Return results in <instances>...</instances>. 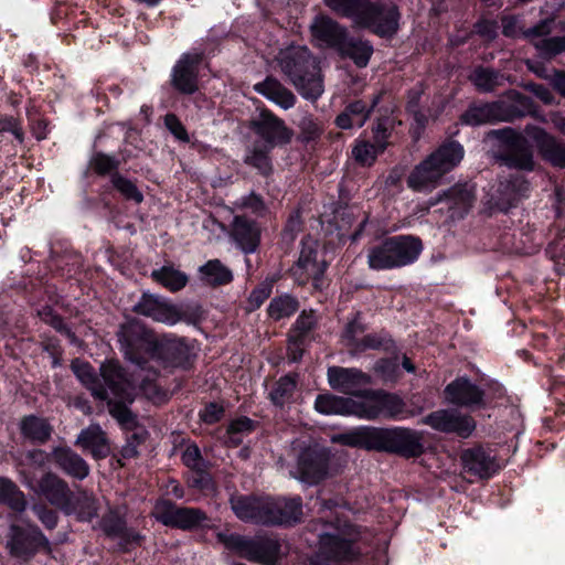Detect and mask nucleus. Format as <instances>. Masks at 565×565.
<instances>
[{
    "label": "nucleus",
    "instance_id": "f257e3e1",
    "mask_svg": "<svg viewBox=\"0 0 565 565\" xmlns=\"http://www.w3.org/2000/svg\"><path fill=\"white\" fill-rule=\"evenodd\" d=\"M280 71L307 99L316 100L323 93L320 67L306 46L291 45L277 56Z\"/></svg>",
    "mask_w": 565,
    "mask_h": 565
},
{
    "label": "nucleus",
    "instance_id": "f03ea898",
    "mask_svg": "<svg viewBox=\"0 0 565 565\" xmlns=\"http://www.w3.org/2000/svg\"><path fill=\"white\" fill-rule=\"evenodd\" d=\"M463 147L450 141L441 145L409 172L406 183L414 192H431L443 178L463 159Z\"/></svg>",
    "mask_w": 565,
    "mask_h": 565
},
{
    "label": "nucleus",
    "instance_id": "7ed1b4c3",
    "mask_svg": "<svg viewBox=\"0 0 565 565\" xmlns=\"http://www.w3.org/2000/svg\"><path fill=\"white\" fill-rule=\"evenodd\" d=\"M313 531L319 539L318 552L311 565H345L355 557L352 543L355 539L353 527L347 523L319 522Z\"/></svg>",
    "mask_w": 565,
    "mask_h": 565
},
{
    "label": "nucleus",
    "instance_id": "20e7f679",
    "mask_svg": "<svg viewBox=\"0 0 565 565\" xmlns=\"http://www.w3.org/2000/svg\"><path fill=\"white\" fill-rule=\"evenodd\" d=\"M423 245L412 235H397L373 244L366 253L367 266L373 270H390L413 264Z\"/></svg>",
    "mask_w": 565,
    "mask_h": 565
},
{
    "label": "nucleus",
    "instance_id": "39448f33",
    "mask_svg": "<svg viewBox=\"0 0 565 565\" xmlns=\"http://www.w3.org/2000/svg\"><path fill=\"white\" fill-rule=\"evenodd\" d=\"M532 110L529 97L511 93L507 99L494 103L470 106L462 115L461 121L470 126H479L498 121H512Z\"/></svg>",
    "mask_w": 565,
    "mask_h": 565
},
{
    "label": "nucleus",
    "instance_id": "423d86ee",
    "mask_svg": "<svg viewBox=\"0 0 565 565\" xmlns=\"http://www.w3.org/2000/svg\"><path fill=\"white\" fill-rule=\"evenodd\" d=\"M553 19L542 20L536 25L523 30L516 17L502 19V32L505 36H524L539 51L543 57H552L565 51V36L548 38L552 32ZM565 31V20L561 22Z\"/></svg>",
    "mask_w": 565,
    "mask_h": 565
},
{
    "label": "nucleus",
    "instance_id": "0eeeda50",
    "mask_svg": "<svg viewBox=\"0 0 565 565\" xmlns=\"http://www.w3.org/2000/svg\"><path fill=\"white\" fill-rule=\"evenodd\" d=\"M220 541L226 548L252 563L274 565L280 556L277 540L267 536L246 537L238 534H220Z\"/></svg>",
    "mask_w": 565,
    "mask_h": 565
},
{
    "label": "nucleus",
    "instance_id": "6e6552de",
    "mask_svg": "<svg viewBox=\"0 0 565 565\" xmlns=\"http://www.w3.org/2000/svg\"><path fill=\"white\" fill-rule=\"evenodd\" d=\"M327 262L320 255L318 244L313 241L302 243L298 262L292 267V275L299 285L311 281L315 289H321L324 284Z\"/></svg>",
    "mask_w": 565,
    "mask_h": 565
},
{
    "label": "nucleus",
    "instance_id": "1a4fd4ad",
    "mask_svg": "<svg viewBox=\"0 0 565 565\" xmlns=\"http://www.w3.org/2000/svg\"><path fill=\"white\" fill-rule=\"evenodd\" d=\"M329 455L324 448L308 446L297 455V465L291 475L308 484H316L328 473Z\"/></svg>",
    "mask_w": 565,
    "mask_h": 565
},
{
    "label": "nucleus",
    "instance_id": "9d476101",
    "mask_svg": "<svg viewBox=\"0 0 565 565\" xmlns=\"http://www.w3.org/2000/svg\"><path fill=\"white\" fill-rule=\"evenodd\" d=\"M491 135L508 145V151L501 158L505 166L526 171L534 169L533 151L523 135L512 128L493 130Z\"/></svg>",
    "mask_w": 565,
    "mask_h": 565
},
{
    "label": "nucleus",
    "instance_id": "9b49d317",
    "mask_svg": "<svg viewBox=\"0 0 565 565\" xmlns=\"http://www.w3.org/2000/svg\"><path fill=\"white\" fill-rule=\"evenodd\" d=\"M249 128L260 138L259 143L273 149L289 143L294 135L284 120L268 109H262L250 120Z\"/></svg>",
    "mask_w": 565,
    "mask_h": 565
},
{
    "label": "nucleus",
    "instance_id": "f8f14e48",
    "mask_svg": "<svg viewBox=\"0 0 565 565\" xmlns=\"http://www.w3.org/2000/svg\"><path fill=\"white\" fill-rule=\"evenodd\" d=\"M153 515L162 524L182 530H192L207 519L200 509L180 508L168 500L157 502Z\"/></svg>",
    "mask_w": 565,
    "mask_h": 565
},
{
    "label": "nucleus",
    "instance_id": "ddd939ff",
    "mask_svg": "<svg viewBox=\"0 0 565 565\" xmlns=\"http://www.w3.org/2000/svg\"><path fill=\"white\" fill-rule=\"evenodd\" d=\"M132 310L137 315L170 326L178 323L183 317L181 310L175 305L160 296L147 292L142 294Z\"/></svg>",
    "mask_w": 565,
    "mask_h": 565
},
{
    "label": "nucleus",
    "instance_id": "4468645a",
    "mask_svg": "<svg viewBox=\"0 0 565 565\" xmlns=\"http://www.w3.org/2000/svg\"><path fill=\"white\" fill-rule=\"evenodd\" d=\"M202 58L201 52L184 53L180 56L171 72V84L177 90L186 95L198 90L199 66Z\"/></svg>",
    "mask_w": 565,
    "mask_h": 565
},
{
    "label": "nucleus",
    "instance_id": "2eb2a0df",
    "mask_svg": "<svg viewBox=\"0 0 565 565\" xmlns=\"http://www.w3.org/2000/svg\"><path fill=\"white\" fill-rule=\"evenodd\" d=\"M102 384L109 398L134 402L135 386L124 369L115 361L104 362L99 367Z\"/></svg>",
    "mask_w": 565,
    "mask_h": 565
},
{
    "label": "nucleus",
    "instance_id": "dca6fc26",
    "mask_svg": "<svg viewBox=\"0 0 565 565\" xmlns=\"http://www.w3.org/2000/svg\"><path fill=\"white\" fill-rule=\"evenodd\" d=\"M424 424L443 433H455L462 438L469 437L476 428L473 418L455 411L440 409L422 420Z\"/></svg>",
    "mask_w": 565,
    "mask_h": 565
},
{
    "label": "nucleus",
    "instance_id": "f3484780",
    "mask_svg": "<svg viewBox=\"0 0 565 565\" xmlns=\"http://www.w3.org/2000/svg\"><path fill=\"white\" fill-rule=\"evenodd\" d=\"M327 375L329 385L347 395H361L371 384V376L354 367L331 366Z\"/></svg>",
    "mask_w": 565,
    "mask_h": 565
},
{
    "label": "nucleus",
    "instance_id": "a211bd4d",
    "mask_svg": "<svg viewBox=\"0 0 565 565\" xmlns=\"http://www.w3.org/2000/svg\"><path fill=\"white\" fill-rule=\"evenodd\" d=\"M28 484L36 493L43 495L51 504L64 512L71 507L73 491L70 489L68 484L56 475L51 472L45 473L38 482V487H33L31 483Z\"/></svg>",
    "mask_w": 565,
    "mask_h": 565
},
{
    "label": "nucleus",
    "instance_id": "6ab92c4d",
    "mask_svg": "<svg viewBox=\"0 0 565 565\" xmlns=\"http://www.w3.org/2000/svg\"><path fill=\"white\" fill-rule=\"evenodd\" d=\"M525 134L535 142L544 160L555 167L565 168V143L557 141L541 127L526 126Z\"/></svg>",
    "mask_w": 565,
    "mask_h": 565
},
{
    "label": "nucleus",
    "instance_id": "aec40b11",
    "mask_svg": "<svg viewBox=\"0 0 565 565\" xmlns=\"http://www.w3.org/2000/svg\"><path fill=\"white\" fill-rule=\"evenodd\" d=\"M386 428L360 427L341 434L338 439L350 447H359L366 450H386Z\"/></svg>",
    "mask_w": 565,
    "mask_h": 565
},
{
    "label": "nucleus",
    "instance_id": "412c9836",
    "mask_svg": "<svg viewBox=\"0 0 565 565\" xmlns=\"http://www.w3.org/2000/svg\"><path fill=\"white\" fill-rule=\"evenodd\" d=\"M476 200L475 189L468 183L455 184L441 195L430 201V205L446 202L451 217H462L471 209Z\"/></svg>",
    "mask_w": 565,
    "mask_h": 565
},
{
    "label": "nucleus",
    "instance_id": "4be33fe9",
    "mask_svg": "<svg viewBox=\"0 0 565 565\" xmlns=\"http://www.w3.org/2000/svg\"><path fill=\"white\" fill-rule=\"evenodd\" d=\"M446 399L450 404L471 407L481 405L484 392L468 377H458L445 387Z\"/></svg>",
    "mask_w": 565,
    "mask_h": 565
},
{
    "label": "nucleus",
    "instance_id": "5701e85b",
    "mask_svg": "<svg viewBox=\"0 0 565 565\" xmlns=\"http://www.w3.org/2000/svg\"><path fill=\"white\" fill-rule=\"evenodd\" d=\"M310 32L315 43L321 47L339 49L347 35L344 28L324 14H319L313 19Z\"/></svg>",
    "mask_w": 565,
    "mask_h": 565
},
{
    "label": "nucleus",
    "instance_id": "b1692460",
    "mask_svg": "<svg viewBox=\"0 0 565 565\" xmlns=\"http://www.w3.org/2000/svg\"><path fill=\"white\" fill-rule=\"evenodd\" d=\"M376 7L377 12L370 14L371 21L367 24L360 23L352 19L356 26L372 29V31L381 36H391L398 29L399 12L394 4L383 2H372Z\"/></svg>",
    "mask_w": 565,
    "mask_h": 565
},
{
    "label": "nucleus",
    "instance_id": "393cba45",
    "mask_svg": "<svg viewBox=\"0 0 565 565\" xmlns=\"http://www.w3.org/2000/svg\"><path fill=\"white\" fill-rule=\"evenodd\" d=\"M302 504L300 498L267 499L265 524H292L300 521Z\"/></svg>",
    "mask_w": 565,
    "mask_h": 565
},
{
    "label": "nucleus",
    "instance_id": "a878e982",
    "mask_svg": "<svg viewBox=\"0 0 565 565\" xmlns=\"http://www.w3.org/2000/svg\"><path fill=\"white\" fill-rule=\"evenodd\" d=\"M385 451L401 454L406 457L418 456L423 451L420 437L415 431L406 428L387 429Z\"/></svg>",
    "mask_w": 565,
    "mask_h": 565
},
{
    "label": "nucleus",
    "instance_id": "bb28decb",
    "mask_svg": "<svg viewBox=\"0 0 565 565\" xmlns=\"http://www.w3.org/2000/svg\"><path fill=\"white\" fill-rule=\"evenodd\" d=\"M47 539L36 529L32 530L29 535L18 526L13 525L10 529L8 547L13 556L28 558L36 551L38 547H47Z\"/></svg>",
    "mask_w": 565,
    "mask_h": 565
},
{
    "label": "nucleus",
    "instance_id": "cd10ccee",
    "mask_svg": "<svg viewBox=\"0 0 565 565\" xmlns=\"http://www.w3.org/2000/svg\"><path fill=\"white\" fill-rule=\"evenodd\" d=\"M461 460L468 472L482 479L490 478L500 468L494 457L482 448L465 450Z\"/></svg>",
    "mask_w": 565,
    "mask_h": 565
},
{
    "label": "nucleus",
    "instance_id": "c85d7f7f",
    "mask_svg": "<svg viewBox=\"0 0 565 565\" xmlns=\"http://www.w3.org/2000/svg\"><path fill=\"white\" fill-rule=\"evenodd\" d=\"M254 90L285 110L292 108L297 100L295 94L273 76L256 83Z\"/></svg>",
    "mask_w": 565,
    "mask_h": 565
},
{
    "label": "nucleus",
    "instance_id": "c756f323",
    "mask_svg": "<svg viewBox=\"0 0 565 565\" xmlns=\"http://www.w3.org/2000/svg\"><path fill=\"white\" fill-rule=\"evenodd\" d=\"M324 3L335 13L364 24L371 21L370 14L377 12L376 7L369 0H324Z\"/></svg>",
    "mask_w": 565,
    "mask_h": 565
},
{
    "label": "nucleus",
    "instance_id": "7c9ffc66",
    "mask_svg": "<svg viewBox=\"0 0 565 565\" xmlns=\"http://www.w3.org/2000/svg\"><path fill=\"white\" fill-rule=\"evenodd\" d=\"M231 507L238 519L265 524L267 499L235 495L231 498Z\"/></svg>",
    "mask_w": 565,
    "mask_h": 565
},
{
    "label": "nucleus",
    "instance_id": "2f4dec72",
    "mask_svg": "<svg viewBox=\"0 0 565 565\" xmlns=\"http://www.w3.org/2000/svg\"><path fill=\"white\" fill-rule=\"evenodd\" d=\"M381 95H376L373 99L371 105H366L362 100H355L348 105L343 113H341L337 119L335 124L341 129H350L353 127H362L367 118L370 117V114L372 109L377 105L380 102Z\"/></svg>",
    "mask_w": 565,
    "mask_h": 565
},
{
    "label": "nucleus",
    "instance_id": "473e14b6",
    "mask_svg": "<svg viewBox=\"0 0 565 565\" xmlns=\"http://www.w3.org/2000/svg\"><path fill=\"white\" fill-rule=\"evenodd\" d=\"M232 237L243 252L253 253L259 244L260 231L254 222L236 216L233 222Z\"/></svg>",
    "mask_w": 565,
    "mask_h": 565
},
{
    "label": "nucleus",
    "instance_id": "72a5a7b5",
    "mask_svg": "<svg viewBox=\"0 0 565 565\" xmlns=\"http://www.w3.org/2000/svg\"><path fill=\"white\" fill-rule=\"evenodd\" d=\"M75 444L90 451L95 458H105L110 451L105 433L99 425H90L83 429Z\"/></svg>",
    "mask_w": 565,
    "mask_h": 565
},
{
    "label": "nucleus",
    "instance_id": "f704fd0d",
    "mask_svg": "<svg viewBox=\"0 0 565 565\" xmlns=\"http://www.w3.org/2000/svg\"><path fill=\"white\" fill-rule=\"evenodd\" d=\"M53 457L56 466L73 478L83 480L89 475L86 461L68 448L55 449Z\"/></svg>",
    "mask_w": 565,
    "mask_h": 565
},
{
    "label": "nucleus",
    "instance_id": "c9c22d12",
    "mask_svg": "<svg viewBox=\"0 0 565 565\" xmlns=\"http://www.w3.org/2000/svg\"><path fill=\"white\" fill-rule=\"evenodd\" d=\"M72 370L76 377L85 385L97 399L109 397L107 390L103 386L100 379L95 374L94 369L86 362L75 360L72 362Z\"/></svg>",
    "mask_w": 565,
    "mask_h": 565
},
{
    "label": "nucleus",
    "instance_id": "e433bc0d",
    "mask_svg": "<svg viewBox=\"0 0 565 565\" xmlns=\"http://www.w3.org/2000/svg\"><path fill=\"white\" fill-rule=\"evenodd\" d=\"M200 279L204 285L217 287L233 280L232 270L218 259H211L199 268Z\"/></svg>",
    "mask_w": 565,
    "mask_h": 565
},
{
    "label": "nucleus",
    "instance_id": "4c0bfd02",
    "mask_svg": "<svg viewBox=\"0 0 565 565\" xmlns=\"http://www.w3.org/2000/svg\"><path fill=\"white\" fill-rule=\"evenodd\" d=\"M360 396L363 397L360 402L351 399L349 415L369 420L380 417L379 391L363 390Z\"/></svg>",
    "mask_w": 565,
    "mask_h": 565
},
{
    "label": "nucleus",
    "instance_id": "58836bf2",
    "mask_svg": "<svg viewBox=\"0 0 565 565\" xmlns=\"http://www.w3.org/2000/svg\"><path fill=\"white\" fill-rule=\"evenodd\" d=\"M66 514H76L82 521H90L97 515V503L95 498L84 490L73 492L71 507L66 509Z\"/></svg>",
    "mask_w": 565,
    "mask_h": 565
},
{
    "label": "nucleus",
    "instance_id": "ea45409f",
    "mask_svg": "<svg viewBox=\"0 0 565 565\" xmlns=\"http://www.w3.org/2000/svg\"><path fill=\"white\" fill-rule=\"evenodd\" d=\"M338 50L352 58L359 67L366 66L373 53V47L367 41L348 40L347 36Z\"/></svg>",
    "mask_w": 565,
    "mask_h": 565
},
{
    "label": "nucleus",
    "instance_id": "a19ab883",
    "mask_svg": "<svg viewBox=\"0 0 565 565\" xmlns=\"http://www.w3.org/2000/svg\"><path fill=\"white\" fill-rule=\"evenodd\" d=\"M20 428L25 438L41 444L50 438L52 431L45 419L32 415L21 420Z\"/></svg>",
    "mask_w": 565,
    "mask_h": 565
},
{
    "label": "nucleus",
    "instance_id": "79ce46f5",
    "mask_svg": "<svg viewBox=\"0 0 565 565\" xmlns=\"http://www.w3.org/2000/svg\"><path fill=\"white\" fill-rule=\"evenodd\" d=\"M351 398L339 397L331 394L318 395L315 402L317 412L324 415H349Z\"/></svg>",
    "mask_w": 565,
    "mask_h": 565
},
{
    "label": "nucleus",
    "instance_id": "37998d69",
    "mask_svg": "<svg viewBox=\"0 0 565 565\" xmlns=\"http://www.w3.org/2000/svg\"><path fill=\"white\" fill-rule=\"evenodd\" d=\"M0 502L12 510L21 512L26 507V500L17 484L6 477H0Z\"/></svg>",
    "mask_w": 565,
    "mask_h": 565
},
{
    "label": "nucleus",
    "instance_id": "c03bdc74",
    "mask_svg": "<svg viewBox=\"0 0 565 565\" xmlns=\"http://www.w3.org/2000/svg\"><path fill=\"white\" fill-rule=\"evenodd\" d=\"M164 359L172 365H184L190 358V348L183 339H167L161 345Z\"/></svg>",
    "mask_w": 565,
    "mask_h": 565
},
{
    "label": "nucleus",
    "instance_id": "a18cd8bd",
    "mask_svg": "<svg viewBox=\"0 0 565 565\" xmlns=\"http://www.w3.org/2000/svg\"><path fill=\"white\" fill-rule=\"evenodd\" d=\"M151 277L171 291L182 289L188 282V276L172 266H163L153 270Z\"/></svg>",
    "mask_w": 565,
    "mask_h": 565
},
{
    "label": "nucleus",
    "instance_id": "49530a36",
    "mask_svg": "<svg viewBox=\"0 0 565 565\" xmlns=\"http://www.w3.org/2000/svg\"><path fill=\"white\" fill-rule=\"evenodd\" d=\"M273 148H268L256 141L248 150L245 157V163L257 169L262 174L267 175L271 172V160L270 151Z\"/></svg>",
    "mask_w": 565,
    "mask_h": 565
},
{
    "label": "nucleus",
    "instance_id": "de8ad7c7",
    "mask_svg": "<svg viewBox=\"0 0 565 565\" xmlns=\"http://www.w3.org/2000/svg\"><path fill=\"white\" fill-rule=\"evenodd\" d=\"M469 78L479 90L491 92L502 85L503 75L490 68L477 67Z\"/></svg>",
    "mask_w": 565,
    "mask_h": 565
},
{
    "label": "nucleus",
    "instance_id": "09e8293b",
    "mask_svg": "<svg viewBox=\"0 0 565 565\" xmlns=\"http://www.w3.org/2000/svg\"><path fill=\"white\" fill-rule=\"evenodd\" d=\"M297 309L298 301L289 295H282L271 299L268 306V315L274 320H280L290 317Z\"/></svg>",
    "mask_w": 565,
    "mask_h": 565
},
{
    "label": "nucleus",
    "instance_id": "8fccbe9b",
    "mask_svg": "<svg viewBox=\"0 0 565 565\" xmlns=\"http://www.w3.org/2000/svg\"><path fill=\"white\" fill-rule=\"evenodd\" d=\"M383 152V145H374L366 140H358L352 149V156L362 166H371Z\"/></svg>",
    "mask_w": 565,
    "mask_h": 565
},
{
    "label": "nucleus",
    "instance_id": "3c124183",
    "mask_svg": "<svg viewBox=\"0 0 565 565\" xmlns=\"http://www.w3.org/2000/svg\"><path fill=\"white\" fill-rule=\"evenodd\" d=\"M296 388V380L292 376H284L276 382L271 392L269 393L270 399L275 405L282 406L288 403Z\"/></svg>",
    "mask_w": 565,
    "mask_h": 565
},
{
    "label": "nucleus",
    "instance_id": "603ef678",
    "mask_svg": "<svg viewBox=\"0 0 565 565\" xmlns=\"http://www.w3.org/2000/svg\"><path fill=\"white\" fill-rule=\"evenodd\" d=\"M380 417L395 418L404 412L405 404L396 395L379 391Z\"/></svg>",
    "mask_w": 565,
    "mask_h": 565
},
{
    "label": "nucleus",
    "instance_id": "864d4df0",
    "mask_svg": "<svg viewBox=\"0 0 565 565\" xmlns=\"http://www.w3.org/2000/svg\"><path fill=\"white\" fill-rule=\"evenodd\" d=\"M110 415L126 428H132L136 425V419L130 409L127 407L129 401H120L107 398Z\"/></svg>",
    "mask_w": 565,
    "mask_h": 565
},
{
    "label": "nucleus",
    "instance_id": "5fc2aeb1",
    "mask_svg": "<svg viewBox=\"0 0 565 565\" xmlns=\"http://www.w3.org/2000/svg\"><path fill=\"white\" fill-rule=\"evenodd\" d=\"M111 183L127 200H132L136 203L142 202L143 195L132 181L119 174H114Z\"/></svg>",
    "mask_w": 565,
    "mask_h": 565
},
{
    "label": "nucleus",
    "instance_id": "6e6d98bb",
    "mask_svg": "<svg viewBox=\"0 0 565 565\" xmlns=\"http://www.w3.org/2000/svg\"><path fill=\"white\" fill-rule=\"evenodd\" d=\"M529 191V183L522 178L516 177L505 184H501V193L507 196L510 203L521 199Z\"/></svg>",
    "mask_w": 565,
    "mask_h": 565
},
{
    "label": "nucleus",
    "instance_id": "4d7b16f0",
    "mask_svg": "<svg viewBox=\"0 0 565 565\" xmlns=\"http://www.w3.org/2000/svg\"><path fill=\"white\" fill-rule=\"evenodd\" d=\"M189 482L192 488L202 491L204 494H211L215 491V483L205 468L193 471Z\"/></svg>",
    "mask_w": 565,
    "mask_h": 565
},
{
    "label": "nucleus",
    "instance_id": "13d9d810",
    "mask_svg": "<svg viewBox=\"0 0 565 565\" xmlns=\"http://www.w3.org/2000/svg\"><path fill=\"white\" fill-rule=\"evenodd\" d=\"M182 460L185 466L192 469V472L195 470H202L206 467L205 461L201 457V452L198 446L189 445L182 455Z\"/></svg>",
    "mask_w": 565,
    "mask_h": 565
},
{
    "label": "nucleus",
    "instance_id": "bf43d9fd",
    "mask_svg": "<svg viewBox=\"0 0 565 565\" xmlns=\"http://www.w3.org/2000/svg\"><path fill=\"white\" fill-rule=\"evenodd\" d=\"M363 332V324L358 319L352 320L351 322L348 323L343 333L344 344L352 351L356 343L361 340L360 335H362Z\"/></svg>",
    "mask_w": 565,
    "mask_h": 565
},
{
    "label": "nucleus",
    "instance_id": "052dcab7",
    "mask_svg": "<svg viewBox=\"0 0 565 565\" xmlns=\"http://www.w3.org/2000/svg\"><path fill=\"white\" fill-rule=\"evenodd\" d=\"M374 370L385 382H394L398 376V364L395 360H380Z\"/></svg>",
    "mask_w": 565,
    "mask_h": 565
},
{
    "label": "nucleus",
    "instance_id": "680f3d73",
    "mask_svg": "<svg viewBox=\"0 0 565 565\" xmlns=\"http://www.w3.org/2000/svg\"><path fill=\"white\" fill-rule=\"evenodd\" d=\"M164 125L178 140L189 142L190 138L186 129L174 114L166 115Z\"/></svg>",
    "mask_w": 565,
    "mask_h": 565
},
{
    "label": "nucleus",
    "instance_id": "e2e57ef3",
    "mask_svg": "<svg viewBox=\"0 0 565 565\" xmlns=\"http://www.w3.org/2000/svg\"><path fill=\"white\" fill-rule=\"evenodd\" d=\"M316 324V318L313 312L303 311L296 320L295 327L292 329V334H297V339L307 334Z\"/></svg>",
    "mask_w": 565,
    "mask_h": 565
},
{
    "label": "nucleus",
    "instance_id": "0e129e2a",
    "mask_svg": "<svg viewBox=\"0 0 565 565\" xmlns=\"http://www.w3.org/2000/svg\"><path fill=\"white\" fill-rule=\"evenodd\" d=\"M90 164L93 169L100 174L108 173L118 167V162L115 158L104 153L95 154Z\"/></svg>",
    "mask_w": 565,
    "mask_h": 565
},
{
    "label": "nucleus",
    "instance_id": "69168bd1",
    "mask_svg": "<svg viewBox=\"0 0 565 565\" xmlns=\"http://www.w3.org/2000/svg\"><path fill=\"white\" fill-rule=\"evenodd\" d=\"M271 292L269 285H262L254 289L248 297V309L255 310L269 297Z\"/></svg>",
    "mask_w": 565,
    "mask_h": 565
},
{
    "label": "nucleus",
    "instance_id": "338daca9",
    "mask_svg": "<svg viewBox=\"0 0 565 565\" xmlns=\"http://www.w3.org/2000/svg\"><path fill=\"white\" fill-rule=\"evenodd\" d=\"M39 315L45 322L52 324L55 329L65 333V335L70 338L72 341H75L74 333L64 326L63 321L58 317L52 313V310L50 308H44L42 311L39 312Z\"/></svg>",
    "mask_w": 565,
    "mask_h": 565
},
{
    "label": "nucleus",
    "instance_id": "774afa93",
    "mask_svg": "<svg viewBox=\"0 0 565 565\" xmlns=\"http://www.w3.org/2000/svg\"><path fill=\"white\" fill-rule=\"evenodd\" d=\"M33 511L40 521L47 527L53 529L57 523V515L53 510L47 509L45 505H34Z\"/></svg>",
    "mask_w": 565,
    "mask_h": 565
}]
</instances>
